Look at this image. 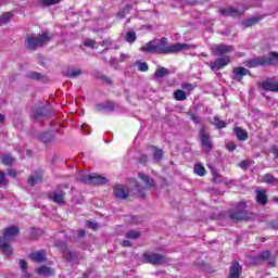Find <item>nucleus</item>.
<instances>
[{"instance_id": "nucleus-60", "label": "nucleus", "mask_w": 278, "mask_h": 278, "mask_svg": "<svg viewBox=\"0 0 278 278\" xmlns=\"http://www.w3.org/2000/svg\"><path fill=\"white\" fill-rule=\"evenodd\" d=\"M240 168H242L243 170H247V168H249V162L247 161H242L240 164H239Z\"/></svg>"}, {"instance_id": "nucleus-20", "label": "nucleus", "mask_w": 278, "mask_h": 278, "mask_svg": "<svg viewBox=\"0 0 278 278\" xmlns=\"http://www.w3.org/2000/svg\"><path fill=\"white\" fill-rule=\"evenodd\" d=\"M35 273L41 277H53L55 276V269L47 265H42L35 269Z\"/></svg>"}, {"instance_id": "nucleus-48", "label": "nucleus", "mask_w": 278, "mask_h": 278, "mask_svg": "<svg viewBox=\"0 0 278 278\" xmlns=\"http://www.w3.org/2000/svg\"><path fill=\"white\" fill-rule=\"evenodd\" d=\"M182 89L188 90L189 92H192V90H194V85L190 83L182 84Z\"/></svg>"}, {"instance_id": "nucleus-42", "label": "nucleus", "mask_w": 278, "mask_h": 278, "mask_svg": "<svg viewBox=\"0 0 278 278\" xmlns=\"http://www.w3.org/2000/svg\"><path fill=\"white\" fill-rule=\"evenodd\" d=\"M194 173L195 175H199L200 177H204L205 175V167L201 164H195L194 165Z\"/></svg>"}, {"instance_id": "nucleus-26", "label": "nucleus", "mask_w": 278, "mask_h": 278, "mask_svg": "<svg viewBox=\"0 0 278 278\" xmlns=\"http://www.w3.org/2000/svg\"><path fill=\"white\" fill-rule=\"evenodd\" d=\"M29 186L34 187L36 184H42V172H35L33 176L28 178Z\"/></svg>"}, {"instance_id": "nucleus-13", "label": "nucleus", "mask_w": 278, "mask_h": 278, "mask_svg": "<svg viewBox=\"0 0 278 278\" xmlns=\"http://www.w3.org/2000/svg\"><path fill=\"white\" fill-rule=\"evenodd\" d=\"M113 194L116 199H129V189L124 185H115L113 188Z\"/></svg>"}, {"instance_id": "nucleus-37", "label": "nucleus", "mask_w": 278, "mask_h": 278, "mask_svg": "<svg viewBox=\"0 0 278 278\" xmlns=\"http://www.w3.org/2000/svg\"><path fill=\"white\" fill-rule=\"evenodd\" d=\"M214 125L216 129H225V127H227V123H225V121L220 119L218 116L214 117Z\"/></svg>"}, {"instance_id": "nucleus-6", "label": "nucleus", "mask_w": 278, "mask_h": 278, "mask_svg": "<svg viewBox=\"0 0 278 278\" xmlns=\"http://www.w3.org/2000/svg\"><path fill=\"white\" fill-rule=\"evenodd\" d=\"M142 261L144 264H151L152 266H164V264L170 262V258L164 256V254L146 252L142 254Z\"/></svg>"}, {"instance_id": "nucleus-47", "label": "nucleus", "mask_w": 278, "mask_h": 278, "mask_svg": "<svg viewBox=\"0 0 278 278\" xmlns=\"http://www.w3.org/2000/svg\"><path fill=\"white\" fill-rule=\"evenodd\" d=\"M3 186H8V184H5V172L0 170V187L3 188Z\"/></svg>"}, {"instance_id": "nucleus-45", "label": "nucleus", "mask_w": 278, "mask_h": 278, "mask_svg": "<svg viewBox=\"0 0 278 278\" xmlns=\"http://www.w3.org/2000/svg\"><path fill=\"white\" fill-rule=\"evenodd\" d=\"M258 260H270V252L269 251H263L258 255Z\"/></svg>"}, {"instance_id": "nucleus-31", "label": "nucleus", "mask_w": 278, "mask_h": 278, "mask_svg": "<svg viewBox=\"0 0 278 278\" xmlns=\"http://www.w3.org/2000/svg\"><path fill=\"white\" fill-rule=\"evenodd\" d=\"M64 75L65 77L70 78L79 77V75H81V70L72 67L68 71L64 72Z\"/></svg>"}, {"instance_id": "nucleus-56", "label": "nucleus", "mask_w": 278, "mask_h": 278, "mask_svg": "<svg viewBox=\"0 0 278 278\" xmlns=\"http://www.w3.org/2000/svg\"><path fill=\"white\" fill-rule=\"evenodd\" d=\"M191 121L195 124L199 125L201 123V117L197 116L195 114H191Z\"/></svg>"}, {"instance_id": "nucleus-22", "label": "nucleus", "mask_w": 278, "mask_h": 278, "mask_svg": "<svg viewBox=\"0 0 278 278\" xmlns=\"http://www.w3.org/2000/svg\"><path fill=\"white\" fill-rule=\"evenodd\" d=\"M139 178L141 179V181H143L148 190L155 188V180L151 176L143 173H139Z\"/></svg>"}, {"instance_id": "nucleus-63", "label": "nucleus", "mask_w": 278, "mask_h": 278, "mask_svg": "<svg viewBox=\"0 0 278 278\" xmlns=\"http://www.w3.org/2000/svg\"><path fill=\"white\" fill-rule=\"evenodd\" d=\"M122 247H125V248L131 247V241H129V240L122 241Z\"/></svg>"}, {"instance_id": "nucleus-21", "label": "nucleus", "mask_w": 278, "mask_h": 278, "mask_svg": "<svg viewBox=\"0 0 278 278\" xmlns=\"http://www.w3.org/2000/svg\"><path fill=\"white\" fill-rule=\"evenodd\" d=\"M31 262H36L37 264H42L43 262H47V251L40 250L37 252H33L29 255Z\"/></svg>"}, {"instance_id": "nucleus-11", "label": "nucleus", "mask_w": 278, "mask_h": 278, "mask_svg": "<svg viewBox=\"0 0 278 278\" xmlns=\"http://www.w3.org/2000/svg\"><path fill=\"white\" fill-rule=\"evenodd\" d=\"M233 46H227V45H216L212 48L213 54L216 55L217 58H225L227 53H231L235 51Z\"/></svg>"}, {"instance_id": "nucleus-5", "label": "nucleus", "mask_w": 278, "mask_h": 278, "mask_svg": "<svg viewBox=\"0 0 278 278\" xmlns=\"http://www.w3.org/2000/svg\"><path fill=\"white\" fill-rule=\"evenodd\" d=\"M226 216L232 223H240L242 220H247L249 215L247 213V202H239L233 207L226 212Z\"/></svg>"}, {"instance_id": "nucleus-55", "label": "nucleus", "mask_w": 278, "mask_h": 278, "mask_svg": "<svg viewBox=\"0 0 278 278\" xmlns=\"http://www.w3.org/2000/svg\"><path fill=\"white\" fill-rule=\"evenodd\" d=\"M181 3H186L187 5H197L199 0H179Z\"/></svg>"}, {"instance_id": "nucleus-57", "label": "nucleus", "mask_w": 278, "mask_h": 278, "mask_svg": "<svg viewBox=\"0 0 278 278\" xmlns=\"http://www.w3.org/2000/svg\"><path fill=\"white\" fill-rule=\"evenodd\" d=\"M132 9L134 7L131 4H127L124 9H122V12L127 15L129 12H131Z\"/></svg>"}, {"instance_id": "nucleus-38", "label": "nucleus", "mask_w": 278, "mask_h": 278, "mask_svg": "<svg viewBox=\"0 0 278 278\" xmlns=\"http://www.w3.org/2000/svg\"><path fill=\"white\" fill-rule=\"evenodd\" d=\"M27 79H34L35 81H40L42 79V74L38 72H29L26 74Z\"/></svg>"}, {"instance_id": "nucleus-49", "label": "nucleus", "mask_w": 278, "mask_h": 278, "mask_svg": "<svg viewBox=\"0 0 278 278\" xmlns=\"http://www.w3.org/2000/svg\"><path fill=\"white\" fill-rule=\"evenodd\" d=\"M38 236H40V230L37 228H31V239L36 240L38 238Z\"/></svg>"}, {"instance_id": "nucleus-28", "label": "nucleus", "mask_w": 278, "mask_h": 278, "mask_svg": "<svg viewBox=\"0 0 278 278\" xmlns=\"http://www.w3.org/2000/svg\"><path fill=\"white\" fill-rule=\"evenodd\" d=\"M167 75H170V71H168V68L159 67V68H156V71L154 73V78L155 79H162L164 77H167Z\"/></svg>"}, {"instance_id": "nucleus-46", "label": "nucleus", "mask_w": 278, "mask_h": 278, "mask_svg": "<svg viewBox=\"0 0 278 278\" xmlns=\"http://www.w3.org/2000/svg\"><path fill=\"white\" fill-rule=\"evenodd\" d=\"M62 0H42L43 5L49 7V5H58Z\"/></svg>"}, {"instance_id": "nucleus-51", "label": "nucleus", "mask_w": 278, "mask_h": 278, "mask_svg": "<svg viewBox=\"0 0 278 278\" xmlns=\"http://www.w3.org/2000/svg\"><path fill=\"white\" fill-rule=\"evenodd\" d=\"M102 81H104L105 84H108L109 86H112L113 81L110 77L102 75L99 77Z\"/></svg>"}, {"instance_id": "nucleus-43", "label": "nucleus", "mask_w": 278, "mask_h": 278, "mask_svg": "<svg viewBox=\"0 0 278 278\" xmlns=\"http://www.w3.org/2000/svg\"><path fill=\"white\" fill-rule=\"evenodd\" d=\"M138 71L147 73V71H149V64H147V62H138Z\"/></svg>"}, {"instance_id": "nucleus-53", "label": "nucleus", "mask_w": 278, "mask_h": 278, "mask_svg": "<svg viewBox=\"0 0 278 278\" xmlns=\"http://www.w3.org/2000/svg\"><path fill=\"white\" fill-rule=\"evenodd\" d=\"M226 149L228 151H236V149H238V144H236L235 142H229L227 143Z\"/></svg>"}, {"instance_id": "nucleus-32", "label": "nucleus", "mask_w": 278, "mask_h": 278, "mask_svg": "<svg viewBox=\"0 0 278 278\" xmlns=\"http://www.w3.org/2000/svg\"><path fill=\"white\" fill-rule=\"evenodd\" d=\"M14 14L12 12H5L0 16V27L1 25H7V23H10L12 21V17Z\"/></svg>"}, {"instance_id": "nucleus-64", "label": "nucleus", "mask_w": 278, "mask_h": 278, "mask_svg": "<svg viewBox=\"0 0 278 278\" xmlns=\"http://www.w3.org/2000/svg\"><path fill=\"white\" fill-rule=\"evenodd\" d=\"M86 237V230H79L78 231V238L81 239V238H85Z\"/></svg>"}, {"instance_id": "nucleus-14", "label": "nucleus", "mask_w": 278, "mask_h": 278, "mask_svg": "<svg viewBox=\"0 0 278 278\" xmlns=\"http://www.w3.org/2000/svg\"><path fill=\"white\" fill-rule=\"evenodd\" d=\"M219 14L222 16H231L232 18H238L244 15V11H240L233 7H228L225 9H219Z\"/></svg>"}, {"instance_id": "nucleus-2", "label": "nucleus", "mask_w": 278, "mask_h": 278, "mask_svg": "<svg viewBox=\"0 0 278 278\" xmlns=\"http://www.w3.org/2000/svg\"><path fill=\"white\" fill-rule=\"evenodd\" d=\"M189 49L188 43H174L168 46V38L163 37L155 43V54L160 55H169L170 53H179V51H184Z\"/></svg>"}, {"instance_id": "nucleus-27", "label": "nucleus", "mask_w": 278, "mask_h": 278, "mask_svg": "<svg viewBox=\"0 0 278 278\" xmlns=\"http://www.w3.org/2000/svg\"><path fill=\"white\" fill-rule=\"evenodd\" d=\"M262 181L264 184H268L269 186H278V178H275V176H273V174H265L262 177Z\"/></svg>"}, {"instance_id": "nucleus-52", "label": "nucleus", "mask_w": 278, "mask_h": 278, "mask_svg": "<svg viewBox=\"0 0 278 278\" xmlns=\"http://www.w3.org/2000/svg\"><path fill=\"white\" fill-rule=\"evenodd\" d=\"M139 164H147V162H149V156L147 154H142L139 159H138Z\"/></svg>"}, {"instance_id": "nucleus-54", "label": "nucleus", "mask_w": 278, "mask_h": 278, "mask_svg": "<svg viewBox=\"0 0 278 278\" xmlns=\"http://www.w3.org/2000/svg\"><path fill=\"white\" fill-rule=\"evenodd\" d=\"M87 227H89V229H98L99 228V224L94 223V222H90L87 220Z\"/></svg>"}, {"instance_id": "nucleus-30", "label": "nucleus", "mask_w": 278, "mask_h": 278, "mask_svg": "<svg viewBox=\"0 0 278 278\" xmlns=\"http://www.w3.org/2000/svg\"><path fill=\"white\" fill-rule=\"evenodd\" d=\"M40 140L45 144H47L49 142H53V140H55V135L51 131L45 132L40 136Z\"/></svg>"}, {"instance_id": "nucleus-62", "label": "nucleus", "mask_w": 278, "mask_h": 278, "mask_svg": "<svg viewBox=\"0 0 278 278\" xmlns=\"http://www.w3.org/2000/svg\"><path fill=\"white\" fill-rule=\"evenodd\" d=\"M7 175H9V177H16V170H14V169H9L8 172H7Z\"/></svg>"}, {"instance_id": "nucleus-23", "label": "nucleus", "mask_w": 278, "mask_h": 278, "mask_svg": "<svg viewBox=\"0 0 278 278\" xmlns=\"http://www.w3.org/2000/svg\"><path fill=\"white\" fill-rule=\"evenodd\" d=\"M233 134L237 136V140H239L240 142L249 140V132L243 128L235 127Z\"/></svg>"}, {"instance_id": "nucleus-58", "label": "nucleus", "mask_w": 278, "mask_h": 278, "mask_svg": "<svg viewBox=\"0 0 278 278\" xmlns=\"http://www.w3.org/2000/svg\"><path fill=\"white\" fill-rule=\"evenodd\" d=\"M81 130L84 131V134L88 135L90 134V126H88V124H83Z\"/></svg>"}, {"instance_id": "nucleus-8", "label": "nucleus", "mask_w": 278, "mask_h": 278, "mask_svg": "<svg viewBox=\"0 0 278 278\" xmlns=\"http://www.w3.org/2000/svg\"><path fill=\"white\" fill-rule=\"evenodd\" d=\"M200 144L204 153H210L214 149V143L212 142V137L210 132L205 130V127H201L199 130Z\"/></svg>"}, {"instance_id": "nucleus-17", "label": "nucleus", "mask_w": 278, "mask_h": 278, "mask_svg": "<svg viewBox=\"0 0 278 278\" xmlns=\"http://www.w3.org/2000/svg\"><path fill=\"white\" fill-rule=\"evenodd\" d=\"M240 275H242V265L238 261H233L227 278H240Z\"/></svg>"}, {"instance_id": "nucleus-59", "label": "nucleus", "mask_w": 278, "mask_h": 278, "mask_svg": "<svg viewBox=\"0 0 278 278\" xmlns=\"http://www.w3.org/2000/svg\"><path fill=\"white\" fill-rule=\"evenodd\" d=\"M109 64L110 66H114L116 68V66H118V61L115 58H111L109 60Z\"/></svg>"}, {"instance_id": "nucleus-10", "label": "nucleus", "mask_w": 278, "mask_h": 278, "mask_svg": "<svg viewBox=\"0 0 278 278\" xmlns=\"http://www.w3.org/2000/svg\"><path fill=\"white\" fill-rule=\"evenodd\" d=\"M229 62H231V58L228 55L217 58L215 61L211 63H206V66H210L211 71H222L225 66H228Z\"/></svg>"}, {"instance_id": "nucleus-9", "label": "nucleus", "mask_w": 278, "mask_h": 278, "mask_svg": "<svg viewBox=\"0 0 278 278\" xmlns=\"http://www.w3.org/2000/svg\"><path fill=\"white\" fill-rule=\"evenodd\" d=\"M80 180L83 184H87L88 186H103L108 181V178L99 174H92L84 175Z\"/></svg>"}, {"instance_id": "nucleus-3", "label": "nucleus", "mask_w": 278, "mask_h": 278, "mask_svg": "<svg viewBox=\"0 0 278 278\" xmlns=\"http://www.w3.org/2000/svg\"><path fill=\"white\" fill-rule=\"evenodd\" d=\"M278 62V53L269 52L268 56H255L244 61L248 68H257V66H275Z\"/></svg>"}, {"instance_id": "nucleus-35", "label": "nucleus", "mask_w": 278, "mask_h": 278, "mask_svg": "<svg viewBox=\"0 0 278 278\" xmlns=\"http://www.w3.org/2000/svg\"><path fill=\"white\" fill-rule=\"evenodd\" d=\"M153 149V160L154 162H160L164 157V151L157 149L156 147H152Z\"/></svg>"}, {"instance_id": "nucleus-36", "label": "nucleus", "mask_w": 278, "mask_h": 278, "mask_svg": "<svg viewBox=\"0 0 278 278\" xmlns=\"http://www.w3.org/2000/svg\"><path fill=\"white\" fill-rule=\"evenodd\" d=\"M137 39H138V37L136 36V31L128 30L126 33V37H125L126 42H129L131 45V43L136 42Z\"/></svg>"}, {"instance_id": "nucleus-24", "label": "nucleus", "mask_w": 278, "mask_h": 278, "mask_svg": "<svg viewBox=\"0 0 278 278\" xmlns=\"http://www.w3.org/2000/svg\"><path fill=\"white\" fill-rule=\"evenodd\" d=\"M43 118H47V108L46 106L36 109L33 112V121H43Z\"/></svg>"}, {"instance_id": "nucleus-16", "label": "nucleus", "mask_w": 278, "mask_h": 278, "mask_svg": "<svg viewBox=\"0 0 278 278\" xmlns=\"http://www.w3.org/2000/svg\"><path fill=\"white\" fill-rule=\"evenodd\" d=\"M249 73L251 72L245 67H242V66L235 67L232 70V79H235L236 81H242V79H244V77H247Z\"/></svg>"}, {"instance_id": "nucleus-19", "label": "nucleus", "mask_w": 278, "mask_h": 278, "mask_svg": "<svg viewBox=\"0 0 278 278\" xmlns=\"http://www.w3.org/2000/svg\"><path fill=\"white\" fill-rule=\"evenodd\" d=\"M147 187H142V185L135 182V186L130 189V192L132 197L144 199V197H147Z\"/></svg>"}, {"instance_id": "nucleus-25", "label": "nucleus", "mask_w": 278, "mask_h": 278, "mask_svg": "<svg viewBox=\"0 0 278 278\" xmlns=\"http://www.w3.org/2000/svg\"><path fill=\"white\" fill-rule=\"evenodd\" d=\"M263 90L269 91V92H278V83H275L273 80H266L262 84Z\"/></svg>"}, {"instance_id": "nucleus-44", "label": "nucleus", "mask_w": 278, "mask_h": 278, "mask_svg": "<svg viewBox=\"0 0 278 278\" xmlns=\"http://www.w3.org/2000/svg\"><path fill=\"white\" fill-rule=\"evenodd\" d=\"M94 45H97V41H94L93 39H86L84 41V46L88 47L89 49H94Z\"/></svg>"}, {"instance_id": "nucleus-12", "label": "nucleus", "mask_w": 278, "mask_h": 278, "mask_svg": "<svg viewBox=\"0 0 278 278\" xmlns=\"http://www.w3.org/2000/svg\"><path fill=\"white\" fill-rule=\"evenodd\" d=\"M255 201L257 205H262L263 207L268 205V191L257 187L255 189Z\"/></svg>"}, {"instance_id": "nucleus-29", "label": "nucleus", "mask_w": 278, "mask_h": 278, "mask_svg": "<svg viewBox=\"0 0 278 278\" xmlns=\"http://www.w3.org/2000/svg\"><path fill=\"white\" fill-rule=\"evenodd\" d=\"M141 51L143 53H150V54L155 53V41L152 40L146 43L143 47H141Z\"/></svg>"}, {"instance_id": "nucleus-39", "label": "nucleus", "mask_w": 278, "mask_h": 278, "mask_svg": "<svg viewBox=\"0 0 278 278\" xmlns=\"http://www.w3.org/2000/svg\"><path fill=\"white\" fill-rule=\"evenodd\" d=\"M54 247H56L58 249H61L63 255H64V253H66V251L68 250V245L66 244V242L60 241V240H56V241L54 242Z\"/></svg>"}, {"instance_id": "nucleus-4", "label": "nucleus", "mask_w": 278, "mask_h": 278, "mask_svg": "<svg viewBox=\"0 0 278 278\" xmlns=\"http://www.w3.org/2000/svg\"><path fill=\"white\" fill-rule=\"evenodd\" d=\"M51 38H52V36L49 33H42L41 35H39L37 37L28 35L24 39V42L26 45V48L29 51H36L38 48L49 45V42H51Z\"/></svg>"}, {"instance_id": "nucleus-33", "label": "nucleus", "mask_w": 278, "mask_h": 278, "mask_svg": "<svg viewBox=\"0 0 278 278\" xmlns=\"http://www.w3.org/2000/svg\"><path fill=\"white\" fill-rule=\"evenodd\" d=\"M261 21L262 18L254 16L243 21L242 25H244V27H253V25H257V23H260Z\"/></svg>"}, {"instance_id": "nucleus-1", "label": "nucleus", "mask_w": 278, "mask_h": 278, "mask_svg": "<svg viewBox=\"0 0 278 278\" xmlns=\"http://www.w3.org/2000/svg\"><path fill=\"white\" fill-rule=\"evenodd\" d=\"M21 235V228L13 225L4 229L3 236L0 237V251L7 257L14 253V249L10 245V242H14V239Z\"/></svg>"}, {"instance_id": "nucleus-18", "label": "nucleus", "mask_w": 278, "mask_h": 278, "mask_svg": "<svg viewBox=\"0 0 278 278\" xmlns=\"http://www.w3.org/2000/svg\"><path fill=\"white\" fill-rule=\"evenodd\" d=\"M114 110H116V103L112 101L96 104L97 112H114Z\"/></svg>"}, {"instance_id": "nucleus-50", "label": "nucleus", "mask_w": 278, "mask_h": 278, "mask_svg": "<svg viewBox=\"0 0 278 278\" xmlns=\"http://www.w3.org/2000/svg\"><path fill=\"white\" fill-rule=\"evenodd\" d=\"M20 266H21V270H23V273H25V270L28 268V264L25 260H20Z\"/></svg>"}, {"instance_id": "nucleus-40", "label": "nucleus", "mask_w": 278, "mask_h": 278, "mask_svg": "<svg viewBox=\"0 0 278 278\" xmlns=\"http://www.w3.org/2000/svg\"><path fill=\"white\" fill-rule=\"evenodd\" d=\"M140 231L129 230L128 232H126V238H128V240H138V238H140Z\"/></svg>"}, {"instance_id": "nucleus-41", "label": "nucleus", "mask_w": 278, "mask_h": 278, "mask_svg": "<svg viewBox=\"0 0 278 278\" xmlns=\"http://www.w3.org/2000/svg\"><path fill=\"white\" fill-rule=\"evenodd\" d=\"M2 164H4V166H12V164H14V159L10 154H3Z\"/></svg>"}, {"instance_id": "nucleus-7", "label": "nucleus", "mask_w": 278, "mask_h": 278, "mask_svg": "<svg viewBox=\"0 0 278 278\" xmlns=\"http://www.w3.org/2000/svg\"><path fill=\"white\" fill-rule=\"evenodd\" d=\"M64 188L65 190H68L71 186L68 184L58 186L56 189L48 193V199H50V201H53L58 205H64L66 203V201L64 200L66 197Z\"/></svg>"}, {"instance_id": "nucleus-61", "label": "nucleus", "mask_w": 278, "mask_h": 278, "mask_svg": "<svg viewBox=\"0 0 278 278\" xmlns=\"http://www.w3.org/2000/svg\"><path fill=\"white\" fill-rule=\"evenodd\" d=\"M125 16H127L126 14H125V12L124 11H119V12H117V14H116V18H119V20H123V18H125Z\"/></svg>"}, {"instance_id": "nucleus-15", "label": "nucleus", "mask_w": 278, "mask_h": 278, "mask_svg": "<svg viewBox=\"0 0 278 278\" xmlns=\"http://www.w3.org/2000/svg\"><path fill=\"white\" fill-rule=\"evenodd\" d=\"M65 262H72V264H79V260H84V255L77 251L67 250L63 255Z\"/></svg>"}, {"instance_id": "nucleus-34", "label": "nucleus", "mask_w": 278, "mask_h": 278, "mask_svg": "<svg viewBox=\"0 0 278 278\" xmlns=\"http://www.w3.org/2000/svg\"><path fill=\"white\" fill-rule=\"evenodd\" d=\"M174 99L176 101H186V99H188V96H186V91L178 89L174 92Z\"/></svg>"}]
</instances>
